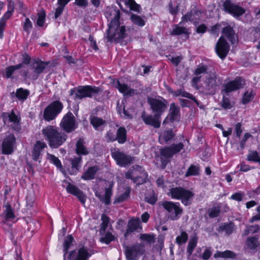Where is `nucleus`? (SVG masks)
<instances>
[{"label": "nucleus", "mask_w": 260, "mask_h": 260, "mask_svg": "<svg viewBox=\"0 0 260 260\" xmlns=\"http://www.w3.org/2000/svg\"><path fill=\"white\" fill-rule=\"evenodd\" d=\"M120 14L116 7H108L106 10L105 16L111 20L105 36L107 42H118L126 36L125 26L120 25Z\"/></svg>", "instance_id": "f257e3e1"}, {"label": "nucleus", "mask_w": 260, "mask_h": 260, "mask_svg": "<svg viewBox=\"0 0 260 260\" xmlns=\"http://www.w3.org/2000/svg\"><path fill=\"white\" fill-rule=\"evenodd\" d=\"M45 139L48 142L51 148H57L61 146L67 140V136L59 129L52 125H48L42 130Z\"/></svg>", "instance_id": "f03ea898"}, {"label": "nucleus", "mask_w": 260, "mask_h": 260, "mask_svg": "<svg viewBox=\"0 0 260 260\" xmlns=\"http://www.w3.org/2000/svg\"><path fill=\"white\" fill-rule=\"evenodd\" d=\"M102 91V90L100 87L87 85L79 86L71 89L70 95L74 100H81L86 97H95Z\"/></svg>", "instance_id": "7ed1b4c3"}, {"label": "nucleus", "mask_w": 260, "mask_h": 260, "mask_svg": "<svg viewBox=\"0 0 260 260\" xmlns=\"http://www.w3.org/2000/svg\"><path fill=\"white\" fill-rule=\"evenodd\" d=\"M168 195L172 199L181 200L182 203L185 206L191 204L194 193L182 187H174L170 189Z\"/></svg>", "instance_id": "20e7f679"}, {"label": "nucleus", "mask_w": 260, "mask_h": 260, "mask_svg": "<svg viewBox=\"0 0 260 260\" xmlns=\"http://www.w3.org/2000/svg\"><path fill=\"white\" fill-rule=\"evenodd\" d=\"M63 108L62 103L55 101L48 105L44 110V118L46 121H51L55 118Z\"/></svg>", "instance_id": "39448f33"}, {"label": "nucleus", "mask_w": 260, "mask_h": 260, "mask_svg": "<svg viewBox=\"0 0 260 260\" xmlns=\"http://www.w3.org/2000/svg\"><path fill=\"white\" fill-rule=\"evenodd\" d=\"M164 209L169 213L170 219L175 220L179 218L182 214V209L179 207V203H175L170 201H162L160 203Z\"/></svg>", "instance_id": "423d86ee"}, {"label": "nucleus", "mask_w": 260, "mask_h": 260, "mask_svg": "<svg viewBox=\"0 0 260 260\" xmlns=\"http://www.w3.org/2000/svg\"><path fill=\"white\" fill-rule=\"evenodd\" d=\"M145 251L144 244L137 243L131 246H125V254L127 260H136Z\"/></svg>", "instance_id": "0eeeda50"}, {"label": "nucleus", "mask_w": 260, "mask_h": 260, "mask_svg": "<svg viewBox=\"0 0 260 260\" xmlns=\"http://www.w3.org/2000/svg\"><path fill=\"white\" fill-rule=\"evenodd\" d=\"M147 102L150 106L152 112L159 117L166 111L167 108V103L162 98L156 99L148 98Z\"/></svg>", "instance_id": "6e6552de"}, {"label": "nucleus", "mask_w": 260, "mask_h": 260, "mask_svg": "<svg viewBox=\"0 0 260 260\" xmlns=\"http://www.w3.org/2000/svg\"><path fill=\"white\" fill-rule=\"evenodd\" d=\"M2 117L4 124L10 126L13 129L19 131L21 129L20 118L15 114L13 110L10 112H3Z\"/></svg>", "instance_id": "1a4fd4ad"}, {"label": "nucleus", "mask_w": 260, "mask_h": 260, "mask_svg": "<svg viewBox=\"0 0 260 260\" xmlns=\"http://www.w3.org/2000/svg\"><path fill=\"white\" fill-rule=\"evenodd\" d=\"M78 124L74 115L71 112L67 113L60 122V127L67 133H71L77 127Z\"/></svg>", "instance_id": "9d476101"}, {"label": "nucleus", "mask_w": 260, "mask_h": 260, "mask_svg": "<svg viewBox=\"0 0 260 260\" xmlns=\"http://www.w3.org/2000/svg\"><path fill=\"white\" fill-rule=\"evenodd\" d=\"M111 155L118 165L124 167L132 162L134 157L127 155L118 149H114L111 152Z\"/></svg>", "instance_id": "9b49d317"}, {"label": "nucleus", "mask_w": 260, "mask_h": 260, "mask_svg": "<svg viewBox=\"0 0 260 260\" xmlns=\"http://www.w3.org/2000/svg\"><path fill=\"white\" fill-rule=\"evenodd\" d=\"M219 81L215 73L213 72L208 74L206 79L204 82L203 88L205 89V92L206 93H213Z\"/></svg>", "instance_id": "f8f14e48"}, {"label": "nucleus", "mask_w": 260, "mask_h": 260, "mask_svg": "<svg viewBox=\"0 0 260 260\" xmlns=\"http://www.w3.org/2000/svg\"><path fill=\"white\" fill-rule=\"evenodd\" d=\"M203 12L197 6H193L190 12H188L185 15L183 16L181 21L179 24L187 22L188 21H192L197 25L199 23Z\"/></svg>", "instance_id": "ddd939ff"}, {"label": "nucleus", "mask_w": 260, "mask_h": 260, "mask_svg": "<svg viewBox=\"0 0 260 260\" xmlns=\"http://www.w3.org/2000/svg\"><path fill=\"white\" fill-rule=\"evenodd\" d=\"M223 7L225 12L232 14L236 18L242 15L245 12L243 8L232 3L229 0H227L223 3Z\"/></svg>", "instance_id": "4468645a"}, {"label": "nucleus", "mask_w": 260, "mask_h": 260, "mask_svg": "<svg viewBox=\"0 0 260 260\" xmlns=\"http://www.w3.org/2000/svg\"><path fill=\"white\" fill-rule=\"evenodd\" d=\"M230 46L223 37H220L215 45V51L218 56L224 59L230 50Z\"/></svg>", "instance_id": "2eb2a0df"}, {"label": "nucleus", "mask_w": 260, "mask_h": 260, "mask_svg": "<svg viewBox=\"0 0 260 260\" xmlns=\"http://www.w3.org/2000/svg\"><path fill=\"white\" fill-rule=\"evenodd\" d=\"M184 144L182 143L173 144L169 146H166L160 150V154L163 157L168 158L172 157L174 154L179 152L183 149Z\"/></svg>", "instance_id": "dca6fc26"}, {"label": "nucleus", "mask_w": 260, "mask_h": 260, "mask_svg": "<svg viewBox=\"0 0 260 260\" xmlns=\"http://www.w3.org/2000/svg\"><path fill=\"white\" fill-rule=\"evenodd\" d=\"M16 143V139L13 134H9L2 143V153L4 154H10L14 151Z\"/></svg>", "instance_id": "f3484780"}, {"label": "nucleus", "mask_w": 260, "mask_h": 260, "mask_svg": "<svg viewBox=\"0 0 260 260\" xmlns=\"http://www.w3.org/2000/svg\"><path fill=\"white\" fill-rule=\"evenodd\" d=\"M52 66H53V63L50 61H44L40 59L36 60L34 62L32 67L35 75L32 76V79L34 80L37 79L40 74L48 67Z\"/></svg>", "instance_id": "a211bd4d"}, {"label": "nucleus", "mask_w": 260, "mask_h": 260, "mask_svg": "<svg viewBox=\"0 0 260 260\" xmlns=\"http://www.w3.org/2000/svg\"><path fill=\"white\" fill-rule=\"evenodd\" d=\"M112 186L105 188V192L103 194L102 190L98 187L94 189L95 196L99 198L100 201L104 203L106 205H109L111 203L110 198L112 195Z\"/></svg>", "instance_id": "6ab92c4d"}, {"label": "nucleus", "mask_w": 260, "mask_h": 260, "mask_svg": "<svg viewBox=\"0 0 260 260\" xmlns=\"http://www.w3.org/2000/svg\"><path fill=\"white\" fill-rule=\"evenodd\" d=\"M113 84L115 87L125 96H131L138 94L136 90L130 88L124 83H121L118 80H116L114 81Z\"/></svg>", "instance_id": "aec40b11"}, {"label": "nucleus", "mask_w": 260, "mask_h": 260, "mask_svg": "<svg viewBox=\"0 0 260 260\" xmlns=\"http://www.w3.org/2000/svg\"><path fill=\"white\" fill-rule=\"evenodd\" d=\"M146 124L150 125L155 128H159L160 126V117L158 115H146L144 113L141 116Z\"/></svg>", "instance_id": "412c9836"}, {"label": "nucleus", "mask_w": 260, "mask_h": 260, "mask_svg": "<svg viewBox=\"0 0 260 260\" xmlns=\"http://www.w3.org/2000/svg\"><path fill=\"white\" fill-rule=\"evenodd\" d=\"M69 256L70 260H86L90 254L87 249L83 247L80 248L78 252L72 251Z\"/></svg>", "instance_id": "4be33fe9"}, {"label": "nucleus", "mask_w": 260, "mask_h": 260, "mask_svg": "<svg viewBox=\"0 0 260 260\" xmlns=\"http://www.w3.org/2000/svg\"><path fill=\"white\" fill-rule=\"evenodd\" d=\"M243 80L241 78H236L234 81L230 82L225 84L224 88L222 92L229 93L231 91L239 89L242 87Z\"/></svg>", "instance_id": "5701e85b"}, {"label": "nucleus", "mask_w": 260, "mask_h": 260, "mask_svg": "<svg viewBox=\"0 0 260 260\" xmlns=\"http://www.w3.org/2000/svg\"><path fill=\"white\" fill-rule=\"evenodd\" d=\"M179 113V108L174 103H172L170 105V112L168 116L165 118L163 123H166L168 120L174 122L178 119Z\"/></svg>", "instance_id": "b1692460"}, {"label": "nucleus", "mask_w": 260, "mask_h": 260, "mask_svg": "<svg viewBox=\"0 0 260 260\" xmlns=\"http://www.w3.org/2000/svg\"><path fill=\"white\" fill-rule=\"evenodd\" d=\"M47 147V145L40 141H38L35 144L33 150L32 151V157L34 160L39 159L43 150Z\"/></svg>", "instance_id": "393cba45"}, {"label": "nucleus", "mask_w": 260, "mask_h": 260, "mask_svg": "<svg viewBox=\"0 0 260 260\" xmlns=\"http://www.w3.org/2000/svg\"><path fill=\"white\" fill-rule=\"evenodd\" d=\"M123 191H119L116 196L115 197L114 201V204L119 203L123 202L126 200L129 197L131 193V188L127 186L123 188Z\"/></svg>", "instance_id": "a878e982"}, {"label": "nucleus", "mask_w": 260, "mask_h": 260, "mask_svg": "<svg viewBox=\"0 0 260 260\" xmlns=\"http://www.w3.org/2000/svg\"><path fill=\"white\" fill-rule=\"evenodd\" d=\"M139 229H141V226L139 219H134L129 221L127 225V229L124 234L125 237H127L133 232L138 231Z\"/></svg>", "instance_id": "bb28decb"}, {"label": "nucleus", "mask_w": 260, "mask_h": 260, "mask_svg": "<svg viewBox=\"0 0 260 260\" xmlns=\"http://www.w3.org/2000/svg\"><path fill=\"white\" fill-rule=\"evenodd\" d=\"M15 216L13 210L10 205L6 206V209L4 212V216L2 219V222L4 224H8L9 221H12L14 219Z\"/></svg>", "instance_id": "cd10ccee"}, {"label": "nucleus", "mask_w": 260, "mask_h": 260, "mask_svg": "<svg viewBox=\"0 0 260 260\" xmlns=\"http://www.w3.org/2000/svg\"><path fill=\"white\" fill-rule=\"evenodd\" d=\"M175 136V135L174 134L172 130H166L160 133L159 140L161 144L165 143H166L173 140Z\"/></svg>", "instance_id": "c85d7f7f"}, {"label": "nucleus", "mask_w": 260, "mask_h": 260, "mask_svg": "<svg viewBox=\"0 0 260 260\" xmlns=\"http://www.w3.org/2000/svg\"><path fill=\"white\" fill-rule=\"evenodd\" d=\"M258 238L259 237L257 236L248 237L246 241V245L247 247L251 250L255 249L260 245Z\"/></svg>", "instance_id": "c756f323"}, {"label": "nucleus", "mask_w": 260, "mask_h": 260, "mask_svg": "<svg viewBox=\"0 0 260 260\" xmlns=\"http://www.w3.org/2000/svg\"><path fill=\"white\" fill-rule=\"evenodd\" d=\"M222 32L227 37L228 39L231 42L232 44H234L237 41V36L232 27L228 26L224 27L222 30Z\"/></svg>", "instance_id": "7c9ffc66"}, {"label": "nucleus", "mask_w": 260, "mask_h": 260, "mask_svg": "<svg viewBox=\"0 0 260 260\" xmlns=\"http://www.w3.org/2000/svg\"><path fill=\"white\" fill-rule=\"evenodd\" d=\"M116 138L110 139L111 141L117 140L120 144L124 143L126 140V131L124 127H120L117 131Z\"/></svg>", "instance_id": "2f4dec72"}, {"label": "nucleus", "mask_w": 260, "mask_h": 260, "mask_svg": "<svg viewBox=\"0 0 260 260\" xmlns=\"http://www.w3.org/2000/svg\"><path fill=\"white\" fill-rule=\"evenodd\" d=\"M98 169L96 167L93 166L89 167L81 176V178L84 180H91L94 178L95 173Z\"/></svg>", "instance_id": "473e14b6"}, {"label": "nucleus", "mask_w": 260, "mask_h": 260, "mask_svg": "<svg viewBox=\"0 0 260 260\" xmlns=\"http://www.w3.org/2000/svg\"><path fill=\"white\" fill-rule=\"evenodd\" d=\"M214 257H222L224 258H235L236 254L231 250L224 251H217L214 255Z\"/></svg>", "instance_id": "72a5a7b5"}, {"label": "nucleus", "mask_w": 260, "mask_h": 260, "mask_svg": "<svg viewBox=\"0 0 260 260\" xmlns=\"http://www.w3.org/2000/svg\"><path fill=\"white\" fill-rule=\"evenodd\" d=\"M177 92H178V94H177L178 95H181V96L188 98V99L191 100L192 101H193L200 108H201V109L204 108V106L203 105V104L199 102L196 99V98L191 94H190L188 92H187L182 90H179Z\"/></svg>", "instance_id": "f704fd0d"}, {"label": "nucleus", "mask_w": 260, "mask_h": 260, "mask_svg": "<svg viewBox=\"0 0 260 260\" xmlns=\"http://www.w3.org/2000/svg\"><path fill=\"white\" fill-rule=\"evenodd\" d=\"M189 29L185 27L180 26L178 24L174 25L172 31L171 32V35L178 36L182 34H188Z\"/></svg>", "instance_id": "c9c22d12"}, {"label": "nucleus", "mask_w": 260, "mask_h": 260, "mask_svg": "<svg viewBox=\"0 0 260 260\" xmlns=\"http://www.w3.org/2000/svg\"><path fill=\"white\" fill-rule=\"evenodd\" d=\"M198 242V237L196 235L193 236L191 237L187 245V253L188 254V255L190 256L194 249L197 246V244Z\"/></svg>", "instance_id": "e433bc0d"}, {"label": "nucleus", "mask_w": 260, "mask_h": 260, "mask_svg": "<svg viewBox=\"0 0 260 260\" xmlns=\"http://www.w3.org/2000/svg\"><path fill=\"white\" fill-rule=\"evenodd\" d=\"M100 234L102 236L100 241L102 243L108 244L114 240V236L109 232L105 231L104 233Z\"/></svg>", "instance_id": "4c0bfd02"}, {"label": "nucleus", "mask_w": 260, "mask_h": 260, "mask_svg": "<svg viewBox=\"0 0 260 260\" xmlns=\"http://www.w3.org/2000/svg\"><path fill=\"white\" fill-rule=\"evenodd\" d=\"M260 230V227L257 224L247 225L244 231L243 236H245L249 234H253L258 233Z\"/></svg>", "instance_id": "58836bf2"}, {"label": "nucleus", "mask_w": 260, "mask_h": 260, "mask_svg": "<svg viewBox=\"0 0 260 260\" xmlns=\"http://www.w3.org/2000/svg\"><path fill=\"white\" fill-rule=\"evenodd\" d=\"M29 94V92L28 90L20 88L16 90L15 95L19 100L23 101L27 99Z\"/></svg>", "instance_id": "ea45409f"}, {"label": "nucleus", "mask_w": 260, "mask_h": 260, "mask_svg": "<svg viewBox=\"0 0 260 260\" xmlns=\"http://www.w3.org/2000/svg\"><path fill=\"white\" fill-rule=\"evenodd\" d=\"M200 174V167L198 164L191 165L188 169L185 176H197Z\"/></svg>", "instance_id": "a19ab883"}, {"label": "nucleus", "mask_w": 260, "mask_h": 260, "mask_svg": "<svg viewBox=\"0 0 260 260\" xmlns=\"http://www.w3.org/2000/svg\"><path fill=\"white\" fill-rule=\"evenodd\" d=\"M102 223L100 225L99 230L100 233H104L107 229L109 223V218L105 214H103L101 216Z\"/></svg>", "instance_id": "79ce46f5"}, {"label": "nucleus", "mask_w": 260, "mask_h": 260, "mask_svg": "<svg viewBox=\"0 0 260 260\" xmlns=\"http://www.w3.org/2000/svg\"><path fill=\"white\" fill-rule=\"evenodd\" d=\"M23 67L22 63H19L16 66H11L6 68V76L7 78H10L12 77L15 71L20 69Z\"/></svg>", "instance_id": "37998d69"}, {"label": "nucleus", "mask_w": 260, "mask_h": 260, "mask_svg": "<svg viewBox=\"0 0 260 260\" xmlns=\"http://www.w3.org/2000/svg\"><path fill=\"white\" fill-rule=\"evenodd\" d=\"M140 239L147 244H151L155 241V236L153 234H141Z\"/></svg>", "instance_id": "c03bdc74"}, {"label": "nucleus", "mask_w": 260, "mask_h": 260, "mask_svg": "<svg viewBox=\"0 0 260 260\" xmlns=\"http://www.w3.org/2000/svg\"><path fill=\"white\" fill-rule=\"evenodd\" d=\"M76 153L78 154H87L86 148L83 145V140L81 139H80L76 143Z\"/></svg>", "instance_id": "a18cd8bd"}, {"label": "nucleus", "mask_w": 260, "mask_h": 260, "mask_svg": "<svg viewBox=\"0 0 260 260\" xmlns=\"http://www.w3.org/2000/svg\"><path fill=\"white\" fill-rule=\"evenodd\" d=\"M90 122L96 129H98L99 127L105 123V121L103 120L102 118L96 116H93L91 118Z\"/></svg>", "instance_id": "49530a36"}, {"label": "nucleus", "mask_w": 260, "mask_h": 260, "mask_svg": "<svg viewBox=\"0 0 260 260\" xmlns=\"http://www.w3.org/2000/svg\"><path fill=\"white\" fill-rule=\"evenodd\" d=\"M247 160L260 164V154L256 151H250L247 155Z\"/></svg>", "instance_id": "de8ad7c7"}, {"label": "nucleus", "mask_w": 260, "mask_h": 260, "mask_svg": "<svg viewBox=\"0 0 260 260\" xmlns=\"http://www.w3.org/2000/svg\"><path fill=\"white\" fill-rule=\"evenodd\" d=\"M188 234L186 232L181 231V234L178 236L176 238V242L179 245H181L182 244L185 243L188 240Z\"/></svg>", "instance_id": "09e8293b"}, {"label": "nucleus", "mask_w": 260, "mask_h": 260, "mask_svg": "<svg viewBox=\"0 0 260 260\" xmlns=\"http://www.w3.org/2000/svg\"><path fill=\"white\" fill-rule=\"evenodd\" d=\"M71 161L73 171L74 172V173H75L79 170L80 167L81 157L78 156L75 157L72 159L71 160Z\"/></svg>", "instance_id": "8fccbe9b"}, {"label": "nucleus", "mask_w": 260, "mask_h": 260, "mask_svg": "<svg viewBox=\"0 0 260 260\" xmlns=\"http://www.w3.org/2000/svg\"><path fill=\"white\" fill-rule=\"evenodd\" d=\"M122 3L125 6L128 7L131 10L136 11L139 10L140 6L136 3L134 0L123 1Z\"/></svg>", "instance_id": "3c124183"}, {"label": "nucleus", "mask_w": 260, "mask_h": 260, "mask_svg": "<svg viewBox=\"0 0 260 260\" xmlns=\"http://www.w3.org/2000/svg\"><path fill=\"white\" fill-rule=\"evenodd\" d=\"M131 20L134 24L139 26H143L145 25L144 20L140 16L136 14L131 15Z\"/></svg>", "instance_id": "603ef678"}, {"label": "nucleus", "mask_w": 260, "mask_h": 260, "mask_svg": "<svg viewBox=\"0 0 260 260\" xmlns=\"http://www.w3.org/2000/svg\"><path fill=\"white\" fill-rule=\"evenodd\" d=\"M220 212L219 206H213L208 210V214L210 218H215L219 216Z\"/></svg>", "instance_id": "864d4df0"}, {"label": "nucleus", "mask_w": 260, "mask_h": 260, "mask_svg": "<svg viewBox=\"0 0 260 260\" xmlns=\"http://www.w3.org/2000/svg\"><path fill=\"white\" fill-rule=\"evenodd\" d=\"M74 241V238L71 235H69L66 239L63 246L64 255H66L68 253V249L70 248L72 245V242Z\"/></svg>", "instance_id": "5fc2aeb1"}, {"label": "nucleus", "mask_w": 260, "mask_h": 260, "mask_svg": "<svg viewBox=\"0 0 260 260\" xmlns=\"http://www.w3.org/2000/svg\"><path fill=\"white\" fill-rule=\"evenodd\" d=\"M218 231L219 232H225L227 235H229L233 231V226L232 224L222 225L219 226Z\"/></svg>", "instance_id": "6e6d98bb"}, {"label": "nucleus", "mask_w": 260, "mask_h": 260, "mask_svg": "<svg viewBox=\"0 0 260 260\" xmlns=\"http://www.w3.org/2000/svg\"><path fill=\"white\" fill-rule=\"evenodd\" d=\"M147 175L145 172H142L141 176H138L133 179V182L137 185L142 184L145 182Z\"/></svg>", "instance_id": "4d7b16f0"}, {"label": "nucleus", "mask_w": 260, "mask_h": 260, "mask_svg": "<svg viewBox=\"0 0 260 260\" xmlns=\"http://www.w3.org/2000/svg\"><path fill=\"white\" fill-rule=\"evenodd\" d=\"M47 158L54 165L56 166V167L58 168H61L62 166L60 161L59 159L54 156V155L48 154Z\"/></svg>", "instance_id": "13d9d810"}, {"label": "nucleus", "mask_w": 260, "mask_h": 260, "mask_svg": "<svg viewBox=\"0 0 260 260\" xmlns=\"http://www.w3.org/2000/svg\"><path fill=\"white\" fill-rule=\"evenodd\" d=\"M66 189L68 192L72 194L75 196L78 193H79L81 191V190L79 189L77 187L70 183H69L68 186L66 188Z\"/></svg>", "instance_id": "bf43d9fd"}, {"label": "nucleus", "mask_w": 260, "mask_h": 260, "mask_svg": "<svg viewBox=\"0 0 260 260\" xmlns=\"http://www.w3.org/2000/svg\"><path fill=\"white\" fill-rule=\"evenodd\" d=\"M207 66L204 64H200L194 71V74L196 76H200L202 74L207 73Z\"/></svg>", "instance_id": "052dcab7"}, {"label": "nucleus", "mask_w": 260, "mask_h": 260, "mask_svg": "<svg viewBox=\"0 0 260 260\" xmlns=\"http://www.w3.org/2000/svg\"><path fill=\"white\" fill-rule=\"evenodd\" d=\"M38 17L37 21V24L39 26H43L44 25L45 19V14L44 11H41L38 14Z\"/></svg>", "instance_id": "680f3d73"}, {"label": "nucleus", "mask_w": 260, "mask_h": 260, "mask_svg": "<svg viewBox=\"0 0 260 260\" xmlns=\"http://www.w3.org/2000/svg\"><path fill=\"white\" fill-rule=\"evenodd\" d=\"M220 104L224 109H229L232 107L230 100L225 96H223V99Z\"/></svg>", "instance_id": "e2e57ef3"}, {"label": "nucleus", "mask_w": 260, "mask_h": 260, "mask_svg": "<svg viewBox=\"0 0 260 260\" xmlns=\"http://www.w3.org/2000/svg\"><path fill=\"white\" fill-rule=\"evenodd\" d=\"M32 25L31 21H30L29 18H26L25 22L24 23V24H23V29H24V31L27 32V34H29L31 29L32 28Z\"/></svg>", "instance_id": "0e129e2a"}, {"label": "nucleus", "mask_w": 260, "mask_h": 260, "mask_svg": "<svg viewBox=\"0 0 260 260\" xmlns=\"http://www.w3.org/2000/svg\"><path fill=\"white\" fill-rule=\"evenodd\" d=\"M253 99V94L252 93L246 92L244 94L242 99V103L244 104H247L251 101Z\"/></svg>", "instance_id": "69168bd1"}, {"label": "nucleus", "mask_w": 260, "mask_h": 260, "mask_svg": "<svg viewBox=\"0 0 260 260\" xmlns=\"http://www.w3.org/2000/svg\"><path fill=\"white\" fill-rule=\"evenodd\" d=\"M244 193L241 192H236L232 195L231 199L237 201H241L244 197Z\"/></svg>", "instance_id": "338daca9"}, {"label": "nucleus", "mask_w": 260, "mask_h": 260, "mask_svg": "<svg viewBox=\"0 0 260 260\" xmlns=\"http://www.w3.org/2000/svg\"><path fill=\"white\" fill-rule=\"evenodd\" d=\"M76 197L79 199V200L81 202L82 204H84L86 202V197L83 193L82 191H80L79 193H78Z\"/></svg>", "instance_id": "774afa93"}]
</instances>
